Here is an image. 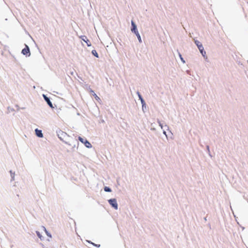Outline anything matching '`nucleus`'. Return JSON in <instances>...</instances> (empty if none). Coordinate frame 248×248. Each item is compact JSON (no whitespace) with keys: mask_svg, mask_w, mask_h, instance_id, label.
I'll use <instances>...</instances> for the list:
<instances>
[{"mask_svg":"<svg viewBox=\"0 0 248 248\" xmlns=\"http://www.w3.org/2000/svg\"><path fill=\"white\" fill-rule=\"evenodd\" d=\"M194 43L198 47L200 53L205 59H207V57L206 55V52L204 50V47L202 43L198 40L194 39Z\"/></svg>","mask_w":248,"mask_h":248,"instance_id":"nucleus-1","label":"nucleus"},{"mask_svg":"<svg viewBox=\"0 0 248 248\" xmlns=\"http://www.w3.org/2000/svg\"><path fill=\"white\" fill-rule=\"evenodd\" d=\"M141 103L142 104V110H143V107H145L146 103L144 100L141 101Z\"/></svg>","mask_w":248,"mask_h":248,"instance_id":"nucleus-17","label":"nucleus"},{"mask_svg":"<svg viewBox=\"0 0 248 248\" xmlns=\"http://www.w3.org/2000/svg\"><path fill=\"white\" fill-rule=\"evenodd\" d=\"M80 38L87 44V46H91V43L90 42V41L87 39V37L86 36L81 35L80 36Z\"/></svg>","mask_w":248,"mask_h":248,"instance_id":"nucleus-7","label":"nucleus"},{"mask_svg":"<svg viewBox=\"0 0 248 248\" xmlns=\"http://www.w3.org/2000/svg\"><path fill=\"white\" fill-rule=\"evenodd\" d=\"M108 202L110 204V205H111V206L112 207H113L115 209H118V205L116 199H109L108 200Z\"/></svg>","mask_w":248,"mask_h":248,"instance_id":"nucleus-3","label":"nucleus"},{"mask_svg":"<svg viewBox=\"0 0 248 248\" xmlns=\"http://www.w3.org/2000/svg\"><path fill=\"white\" fill-rule=\"evenodd\" d=\"M57 135L59 138L62 140V136H65L66 133L62 131H59V132H57Z\"/></svg>","mask_w":248,"mask_h":248,"instance_id":"nucleus-11","label":"nucleus"},{"mask_svg":"<svg viewBox=\"0 0 248 248\" xmlns=\"http://www.w3.org/2000/svg\"><path fill=\"white\" fill-rule=\"evenodd\" d=\"M178 54H179V56L181 61L183 62V63H185L186 62L184 60V59H183V58L182 57V55L179 52Z\"/></svg>","mask_w":248,"mask_h":248,"instance_id":"nucleus-16","label":"nucleus"},{"mask_svg":"<svg viewBox=\"0 0 248 248\" xmlns=\"http://www.w3.org/2000/svg\"><path fill=\"white\" fill-rule=\"evenodd\" d=\"M230 208H231V210L232 211V206H230Z\"/></svg>","mask_w":248,"mask_h":248,"instance_id":"nucleus-26","label":"nucleus"},{"mask_svg":"<svg viewBox=\"0 0 248 248\" xmlns=\"http://www.w3.org/2000/svg\"><path fill=\"white\" fill-rule=\"evenodd\" d=\"M92 53L93 54V55L96 58L99 57L98 53H97V52L95 50H93L92 51Z\"/></svg>","mask_w":248,"mask_h":248,"instance_id":"nucleus-14","label":"nucleus"},{"mask_svg":"<svg viewBox=\"0 0 248 248\" xmlns=\"http://www.w3.org/2000/svg\"><path fill=\"white\" fill-rule=\"evenodd\" d=\"M163 133L164 135H165L166 138L167 139L168 138V136H167V135L166 134V131L165 130H163Z\"/></svg>","mask_w":248,"mask_h":248,"instance_id":"nucleus-21","label":"nucleus"},{"mask_svg":"<svg viewBox=\"0 0 248 248\" xmlns=\"http://www.w3.org/2000/svg\"><path fill=\"white\" fill-rule=\"evenodd\" d=\"M137 94L138 95L139 99H140L141 98H142V96H141V94H140V93L139 92H137Z\"/></svg>","mask_w":248,"mask_h":248,"instance_id":"nucleus-20","label":"nucleus"},{"mask_svg":"<svg viewBox=\"0 0 248 248\" xmlns=\"http://www.w3.org/2000/svg\"><path fill=\"white\" fill-rule=\"evenodd\" d=\"M145 108H146V107H143V109H144ZM143 111H144V110H143Z\"/></svg>","mask_w":248,"mask_h":248,"instance_id":"nucleus-25","label":"nucleus"},{"mask_svg":"<svg viewBox=\"0 0 248 248\" xmlns=\"http://www.w3.org/2000/svg\"><path fill=\"white\" fill-rule=\"evenodd\" d=\"M36 135L39 138H43V134L42 133V130H39L38 129H36L35 130Z\"/></svg>","mask_w":248,"mask_h":248,"instance_id":"nucleus-8","label":"nucleus"},{"mask_svg":"<svg viewBox=\"0 0 248 248\" xmlns=\"http://www.w3.org/2000/svg\"><path fill=\"white\" fill-rule=\"evenodd\" d=\"M88 242L89 243H91L92 244H93V245H94V246H96V247H100V245H96V244H94V243H92V242H90V241H88Z\"/></svg>","mask_w":248,"mask_h":248,"instance_id":"nucleus-19","label":"nucleus"},{"mask_svg":"<svg viewBox=\"0 0 248 248\" xmlns=\"http://www.w3.org/2000/svg\"><path fill=\"white\" fill-rule=\"evenodd\" d=\"M91 92L93 93V95L96 100L99 101L100 100V98L93 92V90H91Z\"/></svg>","mask_w":248,"mask_h":248,"instance_id":"nucleus-12","label":"nucleus"},{"mask_svg":"<svg viewBox=\"0 0 248 248\" xmlns=\"http://www.w3.org/2000/svg\"><path fill=\"white\" fill-rule=\"evenodd\" d=\"M43 98L44 99V100L46 101V102L47 103V104H48V105L51 108H53V105H52V103H51V102L50 101V100L49 99V98H48L46 95L45 94H43Z\"/></svg>","mask_w":248,"mask_h":248,"instance_id":"nucleus-6","label":"nucleus"},{"mask_svg":"<svg viewBox=\"0 0 248 248\" xmlns=\"http://www.w3.org/2000/svg\"><path fill=\"white\" fill-rule=\"evenodd\" d=\"M43 229H44L46 234L47 235V236H48V237L51 238V234L46 230V228L45 227H43Z\"/></svg>","mask_w":248,"mask_h":248,"instance_id":"nucleus-13","label":"nucleus"},{"mask_svg":"<svg viewBox=\"0 0 248 248\" xmlns=\"http://www.w3.org/2000/svg\"><path fill=\"white\" fill-rule=\"evenodd\" d=\"M206 148H207V151H208V152L209 153H210V150H209V146H208V145H207V146H206Z\"/></svg>","mask_w":248,"mask_h":248,"instance_id":"nucleus-22","label":"nucleus"},{"mask_svg":"<svg viewBox=\"0 0 248 248\" xmlns=\"http://www.w3.org/2000/svg\"><path fill=\"white\" fill-rule=\"evenodd\" d=\"M204 220H206V217H204Z\"/></svg>","mask_w":248,"mask_h":248,"instance_id":"nucleus-24","label":"nucleus"},{"mask_svg":"<svg viewBox=\"0 0 248 248\" xmlns=\"http://www.w3.org/2000/svg\"><path fill=\"white\" fill-rule=\"evenodd\" d=\"M10 176H11V182L14 181L15 180V172L13 171L12 170L10 171Z\"/></svg>","mask_w":248,"mask_h":248,"instance_id":"nucleus-10","label":"nucleus"},{"mask_svg":"<svg viewBox=\"0 0 248 248\" xmlns=\"http://www.w3.org/2000/svg\"><path fill=\"white\" fill-rule=\"evenodd\" d=\"M104 190L106 192H108L111 191V189L109 187H108V186H105L104 187Z\"/></svg>","mask_w":248,"mask_h":248,"instance_id":"nucleus-15","label":"nucleus"},{"mask_svg":"<svg viewBox=\"0 0 248 248\" xmlns=\"http://www.w3.org/2000/svg\"><path fill=\"white\" fill-rule=\"evenodd\" d=\"M140 101H141L143 100V98L142 97V98H141L140 99Z\"/></svg>","mask_w":248,"mask_h":248,"instance_id":"nucleus-23","label":"nucleus"},{"mask_svg":"<svg viewBox=\"0 0 248 248\" xmlns=\"http://www.w3.org/2000/svg\"><path fill=\"white\" fill-rule=\"evenodd\" d=\"M21 53L24 55L30 56L31 53L28 46L25 45V47L22 49Z\"/></svg>","mask_w":248,"mask_h":248,"instance_id":"nucleus-5","label":"nucleus"},{"mask_svg":"<svg viewBox=\"0 0 248 248\" xmlns=\"http://www.w3.org/2000/svg\"><path fill=\"white\" fill-rule=\"evenodd\" d=\"M131 26H132V27L131 29V31L135 34V35L137 36V37L138 38L139 42L140 43H141L142 42V40H141L140 35L138 31V29L137 28V25H136V24L133 20L131 21Z\"/></svg>","mask_w":248,"mask_h":248,"instance_id":"nucleus-2","label":"nucleus"},{"mask_svg":"<svg viewBox=\"0 0 248 248\" xmlns=\"http://www.w3.org/2000/svg\"><path fill=\"white\" fill-rule=\"evenodd\" d=\"M36 234H37V235L38 236V237L39 238H40V239H41L42 235H41V234H40V232H38V231H36Z\"/></svg>","mask_w":248,"mask_h":248,"instance_id":"nucleus-18","label":"nucleus"},{"mask_svg":"<svg viewBox=\"0 0 248 248\" xmlns=\"http://www.w3.org/2000/svg\"><path fill=\"white\" fill-rule=\"evenodd\" d=\"M157 123L159 124V125L160 126L161 128L163 129V127H164V126L163 125V124L161 123V122L159 120H157ZM164 127L166 128V129L167 130H168L169 129V127L167 125H166V124L165 125Z\"/></svg>","mask_w":248,"mask_h":248,"instance_id":"nucleus-9","label":"nucleus"},{"mask_svg":"<svg viewBox=\"0 0 248 248\" xmlns=\"http://www.w3.org/2000/svg\"><path fill=\"white\" fill-rule=\"evenodd\" d=\"M78 140L83 143L84 144L85 146L88 148H92L91 144L86 140H84L80 137H78Z\"/></svg>","mask_w":248,"mask_h":248,"instance_id":"nucleus-4","label":"nucleus"}]
</instances>
